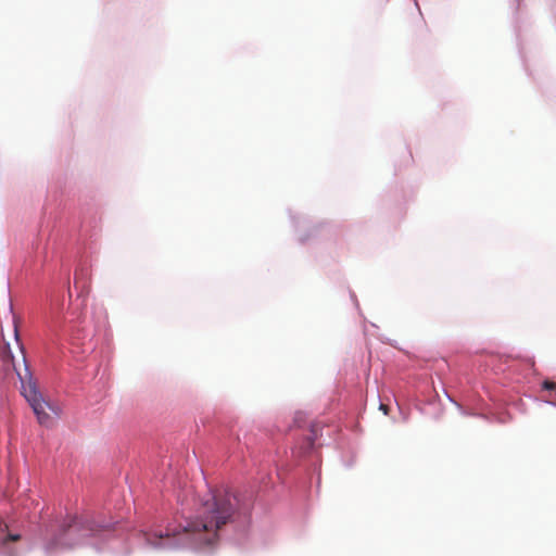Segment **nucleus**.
I'll return each instance as SVG.
<instances>
[{"label":"nucleus","instance_id":"nucleus-1","mask_svg":"<svg viewBox=\"0 0 556 556\" xmlns=\"http://www.w3.org/2000/svg\"><path fill=\"white\" fill-rule=\"evenodd\" d=\"M237 508L236 494L227 490L211 491L201 501L194 519L188 520L178 531L167 528L165 531L147 532L146 541L153 548L212 545L218 539V530L230 521Z\"/></svg>","mask_w":556,"mask_h":556},{"label":"nucleus","instance_id":"nucleus-2","mask_svg":"<svg viewBox=\"0 0 556 556\" xmlns=\"http://www.w3.org/2000/svg\"><path fill=\"white\" fill-rule=\"evenodd\" d=\"M96 532L97 530L91 525L84 523L76 517H67L60 525L58 533L45 542L43 548L48 554L72 548Z\"/></svg>","mask_w":556,"mask_h":556},{"label":"nucleus","instance_id":"nucleus-3","mask_svg":"<svg viewBox=\"0 0 556 556\" xmlns=\"http://www.w3.org/2000/svg\"><path fill=\"white\" fill-rule=\"evenodd\" d=\"M25 377L18 374L21 382H22V394L26 399V401L31 406L37 420L42 426H49L51 422L50 415L47 413L46 408L52 409V406L45 401L42 395L40 394L37 384L33 381L28 369L26 368Z\"/></svg>","mask_w":556,"mask_h":556},{"label":"nucleus","instance_id":"nucleus-4","mask_svg":"<svg viewBox=\"0 0 556 556\" xmlns=\"http://www.w3.org/2000/svg\"><path fill=\"white\" fill-rule=\"evenodd\" d=\"M48 328L51 331V333H53L55 336L59 333V331L62 328V321H61V319L59 318L58 315H54V316L51 317V319H50V321L48 324Z\"/></svg>","mask_w":556,"mask_h":556},{"label":"nucleus","instance_id":"nucleus-5","mask_svg":"<svg viewBox=\"0 0 556 556\" xmlns=\"http://www.w3.org/2000/svg\"><path fill=\"white\" fill-rule=\"evenodd\" d=\"M7 527H3L2 522L0 521V543H5L7 541H18L20 535L18 534H8L4 536V531Z\"/></svg>","mask_w":556,"mask_h":556},{"label":"nucleus","instance_id":"nucleus-6","mask_svg":"<svg viewBox=\"0 0 556 556\" xmlns=\"http://www.w3.org/2000/svg\"><path fill=\"white\" fill-rule=\"evenodd\" d=\"M543 388H544L545 390H551V391H553V390H556V383H555V382H552V381H544V382H543Z\"/></svg>","mask_w":556,"mask_h":556},{"label":"nucleus","instance_id":"nucleus-7","mask_svg":"<svg viewBox=\"0 0 556 556\" xmlns=\"http://www.w3.org/2000/svg\"><path fill=\"white\" fill-rule=\"evenodd\" d=\"M380 409L387 415L389 412V407L386 404H380Z\"/></svg>","mask_w":556,"mask_h":556},{"label":"nucleus","instance_id":"nucleus-8","mask_svg":"<svg viewBox=\"0 0 556 556\" xmlns=\"http://www.w3.org/2000/svg\"><path fill=\"white\" fill-rule=\"evenodd\" d=\"M14 336H15V339L18 341V330H17L16 321H14Z\"/></svg>","mask_w":556,"mask_h":556},{"label":"nucleus","instance_id":"nucleus-9","mask_svg":"<svg viewBox=\"0 0 556 556\" xmlns=\"http://www.w3.org/2000/svg\"><path fill=\"white\" fill-rule=\"evenodd\" d=\"M313 443H314V442H313V439H308V445H309V447H312V446H313Z\"/></svg>","mask_w":556,"mask_h":556}]
</instances>
